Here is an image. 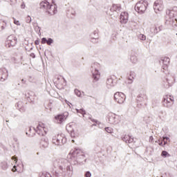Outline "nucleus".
Masks as SVG:
<instances>
[{
  "label": "nucleus",
  "mask_w": 177,
  "mask_h": 177,
  "mask_svg": "<svg viewBox=\"0 0 177 177\" xmlns=\"http://www.w3.org/2000/svg\"><path fill=\"white\" fill-rule=\"evenodd\" d=\"M71 136L72 138H78V136H80V133L78 131L73 130L71 131Z\"/></svg>",
  "instance_id": "dca6fc26"
},
{
  "label": "nucleus",
  "mask_w": 177,
  "mask_h": 177,
  "mask_svg": "<svg viewBox=\"0 0 177 177\" xmlns=\"http://www.w3.org/2000/svg\"><path fill=\"white\" fill-rule=\"evenodd\" d=\"M168 142H169V138L163 137V139H159L158 143L160 146H165V145H168Z\"/></svg>",
  "instance_id": "4468645a"
},
{
  "label": "nucleus",
  "mask_w": 177,
  "mask_h": 177,
  "mask_svg": "<svg viewBox=\"0 0 177 177\" xmlns=\"http://www.w3.org/2000/svg\"><path fill=\"white\" fill-rule=\"evenodd\" d=\"M147 6H149L147 1L141 0L136 4L135 10L138 12V13H140V15H142L146 12Z\"/></svg>",
  "instance_id": "f03ea898"
},
{
  "label": "nucleus",
  "mask_w": 177,
  "mask_h": 177,
  "mask_svg": "<svg viewBox=\"0 0 177 177\" xmlns=\"http://www.w3.org/2000/svg\"><path fill=\"white\" fill-rule=\"evenodd\" d=\"M40 9L44 10L46 13L53 16L57 13V6L55 4L53 0H44L40 3Z\"/></svg>",
  "instance_id": "f257e3e1"
},
{
  "label": "nucleus",
  "mask_w": 177,
  "mask_h": 177,
  "mask_svg": "<svg viewBox=\"0 0 177 177\" xmlns=\"http://www.w3.org/2000/svg\"><path fill=\"white\" fill-rule=\"evenodd\" d=\"M53 143L56 146H60L66 143V138L63 133L55 135L53 137Z\"/></svg>",
  "instance_id": "7ed1b4c3"
},
{
  "label": "nucleus",
  "mask_w": 177,
  "mask_h": 177,
  "mask_svg": "<svg viewBox=\"0 0 177 177\" xmlns=\"http://www.w3.org/2000/svg\"><path fill=\"white\" fill-rule=\"evenodd\" d=\"M114 100L119 104H122L125 102V95L122 93L117 92L114 94Z\"/></svg>",
  "instance_id": "423d86ee"
},
{
  "label": "nucleus",
  "mask_w": 177,
  "mask_h": 177,
  "mask_svg": "<svg viewBox=\"0 0 177 177\" xmlns=\"http://www.w3.org/2000/svg\"><path fill=\"white\" fill-rule=\"evenodd\" d=\"M153 9L155 12H161L164 9L162 0H156L154 3Z\"/></svg>",
  "instance_id": "6e6552de"
},
{
  "label": "nucleus",
  "mask_w": 177,
  "mask_h": 177,
  "mask_svg": "<svg viewBox=\"0 0 177 177\" xmlns=\"http://www.w3.org/2000/svg\"><path fill=\"white\" fill-rule=\"evenodd\" d=\"M153 136H150V137H149V140H150L151 142H153Z\"/></svg>",
  "instance_id": "4c0bfd02"
},
{
  "label": "nucleus",
  "mask_w": 177,
  "mask_h": 177,
  "mask_svg": "<svg viewBox=\"0 0 177 177\" xmlns=\"http://www.w3.org/2000/svg\"><path fill=\"white\" fill-rule=\"evenodd\" d=\"M162 63L163 64V66L162 67V73H168V64H169V58L165 57L162 59Z\"/></svg>",
  "instance_id": "1a4fd4ad"
},
{
  "label": "nucleus",
  "mask_w": 177,
  "mask_h": 177,
  "mask_svg": "<svg viewBox=\"0 0 177 177\" xmlns=\"http://www.w3.org/2000/svg\"><path fill=\"white\" fill-rule=\"evenodd\" d=\"M35 45H39V40H35Z\"/></svg>",
  "instance_id": "c9c22d12"
},
{
  "label": "nucleus",
  "mask_w": 177,
  "mask_h": 177,
  "mask_svg": "<svg viewBox=\"0 0 177 177\" xmlns=\"http://www.w3.org/2000/svg\"><path fill=\"white\" fill-rule=\"evenodd\" d=\"M8 70L6 68H0V81L3 82L8 80Z\"/></svg>",
  "instance_id": "f8f14e48"
},
{
  "label": "nucleus",
  "mask_w": 177,
  "mask_h": 177,
  "mask_svg": "<svg viewBox=\"0 0 177 177\" xmlns=\"http://www.w3.org/2000/svg\"><path fill=\"white\" fill-rule=\"evenodd\" d=\"M174 98L173 96L167 95L164 97L163 102L166 104H168V103H170V104H174Z\"/></svg>",
  "instance_id": "ddd939ff"
},
{
  "label": "nucleus",
  "mask_w": 177,
  "mask_h": 177,
  "mask_svg": "<svg viewBox=\"0 0 177 177\" xmlns=\"http://www.w3.org/2000/svg\"><path fill=\"white\" fill-rule=\"evenodd\" d=\"M95 66H96V64H94L93 66H92V68H95Z\"/></svg>",
  "instance_id": "a19ab883"
},
{
  "label": "nucleus",
  "mask_w": 177,
  "mask_h": 177,
  "mask_svg": "<svg viewBox=\"0 0 177 177\" xmlns=\"http://www.w3.org/2000/svg\"><path fill=\"white\" fill-rule=\"evenodd\" d=\"M75 93L79 97L81 96V91H80L78 89H75Z\"/></svg>",
  "instance_id": "5701e85b"
},
{
  "label": "nucleus",
  "mask_w": 177,
  "mask_h": 177,
  "mask_svg": "<svg viewBox=\"0 0 177 177\" xmlns=\"http://www.w3.org/2000/svg\"><path fill=\"white\" fill-rule=\"evenodd\" d=\"M52 44H53V39H52L50 38L47 39V45H52Z\"/></svg>",
  "instance_id": "393cba45"
},
{
  "label": "nucleus",
  "mask_w": 177,
  "mask_h": 177,
  "mask_svg": "<svg viewBox=\"0 0 177 177\" xmlns=\"http://www.w3.org/2000/svg\"><path fill=\"white\" fill-rule=\"evenodd\" d=\"M77 113H80L83 115H85V111H84V109L77 110Z\"/></svg>",
  "instance_id": "bb28decb"
},
{
  "label": "nucleus",
  "mask_w": 177,
  "mask_h": 177,
  "mask_svg": "<svg viewBox=\"0 0 177 177\" xmlns=\"http://www.w3.org/2000/svg\"><path fill=\"white\" fill-rule=\"evenodd\" d=\"M161 156H162V157H170L171 156V155L169 154V153L167 152V151H162L161 153Z\"/></svg>",
  "instance_id": "a211bd4d"
},
{
  "label": "nucleus",
  "mask_w": 177,
  "mask_h": 177,
  "mask_svg": "<svg viewBox=\"0 0 177 177\" xmlns=\"http://www.w3.org/2000/svg\"><path fill=\"white\" fill-rule=\"evenodd\" d=\"M40 177H50V174H41Z\"/></svg>",
  "instance_id": "c756f323"
},
{
  "label": "nucleus",
  "mask_w": 177,
  "mask_h": 177,
  "mask_svg": "<svg viewBox=\"0 0 177 177\" xmlns=\"http://www.w3.org/2000/svg\"><path fill=\"white\" fill-rule=\"evenodd\" d=\"M47 43H48V39H46V38L44 37L41 39V44H44Z\"/></svg>",
  "instance_id": "a878e982"
},
{
  "label": "nucleus",
  "mask_w": 177,
  "mask_h": 177,
  "mask_svg": "<svg viewBox=\"0 0 177 177\" xmlns=\"http://www.w3.org/2000/svg\"><path fill=\"white\" fill-rule=\"evenodd\" d=\"M21 9H24L26 8V4L24 3H22L21 4Z\"/></svg>",
  "instance_id": "2f4dec72"
},
{
  "label": "nucleus",
  "mask_w": 177,
  "mask_h": 177,
  "mask_svg": "<svg viewBox=\"0 0 177 177\" xmlns=\"http://www.w3.org/2000/svg\"><path fill=\"white\" fill-rule=\"evenodd\" d=\"M12 172H16L17 169H16V166H14V167L12 169Z\"/></svg>",
  "instance_id": "e433bc0d"
},
{
  "label": "nucleus",
  "mask_w": 177,
  "mask_h": 177,
  "mask_svg": "<svg viewBox=\"0 0 177 177\" xmlns=\"http://www.w3.org/2000/svg\"><path fill=\"white\" fill-rule=\"evenodd\" d=\"M12 160H14V161H15V162H17V157L12 156Z\"/></svg>",
  "instance_id": "473e14b6"
},
{
  "label": "nucleus",
  "mask_w": 177,
  "mask_h": 177,
  "mask_svg": "<svg viewBox=\"0 0 177 177\" xmlns=\"http://www.w3.org/2000/svg\"><path fill=\"white\" fill-rule=\"evenodd\" d=\"M139 38L141 41H146V35H145L143 34H140Z\"/></svg>",
  "instance_id": "aec40b11"
},
{
  "label": "nucleus",
  "mask_w": 177,
  "mask_h": 177,
  "mask_svg": "<svg viewBox=\"0 0 177 177\" xmlns=\"http://www.w3.org/2000/svg\"><path fill=\"white\" fill-rule=\"evenodd\" d=\"M72 143H75V141L74 140H72Z\"/></svg>",
  "instance_id": "ea45409f"
},
{
  "label": "nucleus",
  "mask_w": 177,
  "mask_h": 177,
  "mask_svg": "<svg viewBox=\"0 0 177 177\" xmlns=\"http://www.w3.org/2000/svg\"><path fill=\"white\" fill-rule=\"evenodd\" d=\"M131 61L132 63H136L138 62V57L135 55L131 57Z\"/></svg>",
  "instance_id": "6ab92c4d"
},
{
  "label": "nucleus",
  "mask_w": 177,
  "mask_h": 177,
  "mask_svg": "<svg viewBox=\"0 0 177 177\" xmlns=\"http://www.w3.org/2000/svg\"><path fill=\"white\" fill-rule=\"evenodd\" d=\"M14 20V24L16 26H21V23H20V21L16 19V18H13Z\"/></svg>",
  "instance_id": "412c9836"
},
{
  "label": "nucleus",
  "mask_w": 177,
  "mask_h": 177,
  "mask_svg": "<svg viewBox=\"0 0 177 177\" xmlns=\"http://www.w3.org/2000/svg\"><path fill=\"white\" fill-rule=\"evenodd\" d=\"M41 145L43 147L46 148L48 147V142L41 141Z\"/></svg>",
  "instance_id": "b1692460"
},
{
  "label": "nucleus",
  "mask_w": 177,
  "mask_h": 177,
  "mask_svg": "<svg viewBox=\"0 0 177 177\" xmlns=\"http://www.w3.org/2000/svg\"><path fill=\"white\" fill-rule=\"evenodd\" d=\"M145 99H147V96L145 95Z\"/></svg>",
  "instance_id": "79ce46f5"
},
{
  "label": "nucleus",
  "mask_w": 177,
  "mask_h": 177,
  "mask_svg": "<svg viewBox=\"0 0 177 177\" xmlns=\"http://www.w3.org/2000/svg\"><path fill=\"white\" fill-rule=\"evenodd\" d=\"M107 120L110 124H118L121 121V116L111 112L107 115Z\"/></svg>",
  "instance_id": "20e7f679"
},
{
  "label": "nucleus",
  "mask_w": 177,
  "mask_h": 177,
  "mask_svg": "<svg viewBox=\"0 0 177 177\" xmlns=\"http://www.w3.org/2000/svg\"><path fill=\"white\" fill-rule=\"evenodd\" d=\"M93 78H94L95 81H99L100 79V73L96 68H95L94 71H93Z\"/></svg>",
  "instance_id": "2eb2a0df"
},
{
  "label": "nucleus",
  "mask_w": 177,
  "mask_h": 177,
  "mask_svg": "<svg viewBox=\"0 0 177 177\" xmlns=\"http://www.w3.org/2000/svg\"><path fill=\"white\" fill-rule=\"evenodd\" d=\"M67 117H68V112H64L62 115H58L55 116V120L58 122V124H62L63 121L67 120Z\"/></svg>",
  "instance_id": "9d476101"
},
{
  "label": "nucleus",
  "mask_w": 177,
  "mask_h": 177,
  "mask_svg": "<svg viewBox=\"0 0 177 177\" xmlns=\"http://www.w3.org/2000/svg\"><path fill=\"white\" fill-rule=\"evenodd\" d=\"M105 131L108 132V133H113V129L111 127H106Z\"/></svg>",
  "instance_id": "4be33fe9"
},
{
  "label": "nucleus",
  "mask_w": 177,
  "mask_h": 177,
  "mask_svg": "<svg viewBox=\"0 0 177 177\" xmlns=\"http://www.w3.org/2000/svg\"><path fill=\"white\" fill-rule=\"evenodd\" d=\"M115 9H117V5H113L111 10H115Z\"/></svg>",
  "instance_id": "f704fd0d"
},
{
  "label": "nucleus",
  "mask_w": 177,
  "mask_h": 177,
  "mask_svg": "<svg viewBox=\"0 0 177 177\" xmlns=\"http://www.w3.org/2000/svg\"><path fill=\"white\" fill-rule=\"evenodd\" d=\"M6 28V22L3 21L2 19H0V31L1 30H5Z\"/></svg>",
  "instance_id": "f3484780"
},
{
  "label": "nucleus",
  "mask_w": 177,
  "mask_h": 177,
  "mask_svg": "<svg viewBox=\"0 0 177 177\" xmlns=\"http://www.w3.org/2000/svg\"><path fill=\"white\" fill-rule=\"evenodd\" d=\"M172 12H174L173 10H169V16H170V17H174V15Z\"/></svg>",
  "instance_id": "cd10ccee"
},
{
  "label": "nucleus",
  "mask_w": 177,
  "mask_h": 177,
  "mask_svg": "<svg viewBox=\"0 0 177 177\" xmlns=\"http://www.w3.org/2000/svg\"><path fill=\"white\" fill-rule=\"evenodd\" d=\"M26 19H27V23H31V17L28 16Z\"/></svg>",
  "instance_id": "7c9ffc66"
},
{
  "label": "nucleus",
  "mask_w": 177,
  "mask_h": 177,
  "mask_svg": "<svg viewBox=\"0 0 177 177\" xmlns=\"http://www.w3.org/2000/svg\"><path fill=\"white\" fill-rule=\"evenodd\" d=\"M91 176H92V174H91V172L87 171V172L85 174V177H91Z\"/></svg>",
  "instance_id": "c85d7f7f"
},
{
  "label": "nucleus",
  "mask_w": 177,
  "mask_h": 177,
  "mask_svg": "<svg viewBox=\"0 0 177 177\" xmlns=\"http://www.w3.org/2000/svg\"><path fill=\"white\" fill-rule=\"evenodd\" d=\"M174 9L175 13H176L177 12V7H174Z\"/></svg>",
  "instance_id": "58836bf2"
},
{
  "label": "nucleus",
  "mask_w": 177,
  "mask_h": 177,
  "mask_svg": "<svg viewBox=\"0 0 177 177\" xmlns=\"http://www.w3.org/2000/svg\"><path fill=\"white\" fill-rule=\"evenodd\" d=\"M46 132H48V129L45 127V124L44 123H39L37 125V133H39L40 136H45Z\"/></svg>",
  "instance_id": "0eeeda50"
},
{
  "label": "nucleus",
  "mask_w": 177,
  "mask_h": 177,
  "mask_svg": "<svg viewBox=\"0 0 177 177\" xmlns=\"http://www.w3.org/2000/svg\"><path fill=\"white\" fill-rule=\"evenodd\" d=\"M16 44H17L16 37L14 35L8 36L6 41V46L7 48H12V46H15Z\"/></svg>",
  "instance_id": "39448f33"
},
{
  "label": "nucleus",
  "mask_w": 177,
  "mask_h": 177,
  "mask_svg": "<svg viewBox=\"0 0 177 177\" xmlns=\"http://www.w3.org/2000/svg\"><path fill=\"white\" fill-rule=\"evenodd\" d=\"M30 57H32V59H34L35 57V54H34V53H32L30 55Z\"/></svg>",
  "instance_id": "72a5a7b5"
},
{
  "label": "nucleus",
  "mask_w": 177,
  "mask_h": 177,
  "mask_svg": "<svg viewBox=\"0 0 177 177\" xmlns=\"http://www.w3.org/2000/svg\"><path fill=\"white\" fill-rule=\"evenodd\" d=\"M129 18V15L127 12H122L120 14V23L122 24H127L128 23V19Z\"/></svg>",
  "instance_id": "9b49d317"
}]
</instances>
